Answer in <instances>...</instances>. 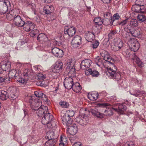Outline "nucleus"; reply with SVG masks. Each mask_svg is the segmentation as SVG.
<instances>
[{"label":"nucleus","mask_w":146,"mask_h":146,"mask_svg":"<svg viewBox=\"0 0 146 146\" xmlns=\"http://www.w3.org/2000/svg\"><path fill=\"white\" fill-rule=\"evenodd\" d=\"M36 114L39 117H42L41 123L44 125L50 124L53 118L52 115L48 111V108L47 106H43L39 107L36 110Z\"/></svg>","instance_id":"obj_1"},{"label":"nucleus","mask_w":146,"mask_h":146,"mask_svg":"<svg viewBox=\"0 0 146 146\" xmlns=\"http://www.w3.org/2000/svg\"><path fill=\"white\" fill-rule=\"evenodd\" d=\"M11 5L9 1L7 0H1L0 1V13L1 14L5 13L7 11H9L7 14V18L9 20H13L14 21L15 15H13V11L11 10Z\"/></svg>","instance_id":"obj_2"},{"label":"nucleus","mask_w":146,"mask_h":146,"mask_svg":"<svg viewBox=\"0 0 146 146\" xmlns=\"http://www.w3.org/2000/svg\"><path fill=\"white\" fill-rule=\"evenodd\" d=\"M9 96L7 92L4 90L0 91V99L2 100H6L8 98L13 100L16 99L18 96V92L16 88L10 87L8 89Z\"/></svg>","instance_id":"obj_3"},{"label":"nucleus","mask_w":146,"mask_h":146,"mask_svg":"<svg viewBox=\"0 0 146 146\" xmlns=\"http://www.w3.org/2000/svg\"><path fill=\"white\" fill-rule=\"evenodd\" d=\"M101 55L104 59L105 61L113 65V67L112 68L111 67H107L106 68L107 71L108 72V73H111V72H113L115 73L117 70V68L113 64L114 62L113 59L110 57L108 52L105 51L104 53L101 54Z\"/></svg>","instance_id":"obj_4"},{"label":"nucleus","mask_w":146,"mask_h":146,"mask_svg":"<svg viewBox=\"0 0 146 146\" xmlns=\"http://www.w3.org/2000/svg\"><path fill=\"white\" fill-rule=\"evenodd\" d=\"M92 64V62L90 60L86 59L82 61L80 64V67L82 69L86 70L85 73H99L98 71L92 70L91 68L88 69Z\"/></svg>","instance_id":"obj_5"},{"label":"nucleus","mask_w":146,"mask_h":146,"mask_svg":"<svg viewBox=\"0 0 146 146\" xmlns=\"http://www.w3.org/2000/svg\"><path fill=\"white\" fill-rule=\"evenodd\" d=\"M29 102L31 104V107L33 110H36L41 107L42 105L41 101L39 99L35 98L34 100L32 97H30L29 98Z\"/></svg>","instance_id":"obj_6"},{"label":"nucleus","mask_w":146,"mask_h":146,"mask_svg":"<svg viewBox=\"0 0 146 146\" xmlns=\"http://www.w3.org/2000/svg\"><path fill=\"white\" fill-rule=\"evenodd\" d=\"M129 48L131 50L134 52L137 51L139 47V44L137 40L134 38H131L128 41Z\"/></svg>","instance_id":"obj_7"},{"label":"nucleus","mask_w":146,"mask_h":146,"mask_svg":"<svg viewBox=\"0 0 146 146\" xmlns=\"http://www.w3.org/2000/svg\"><path fill=\"white\" fill-rule=\"evenodd\" d=\"M66 69L68 73H74L76 71L75 62L72 59L68 60L66 63Z\"/></svg>","instance_id":"obj_8"},{"label":"nucleus","mask_w":146,"mask_h":146,"mask_svg":"<svg viewBox=\"0 0 146 146\" xmlns=\"http://www.w3.org/2000/svg\"><path fill=\"white\" fill-rule=\"evenodd\" d=\"M63 64L61 61L56 62L52 67L53 73H59L63 70Z\"/></svg>","instance_id":"obj_9"},{"label":"nucleus","mask_w":146,"mask_h":146,"mask_svg":"<svg viewBox=\"0 0 146 146\" xmlns=\"http://www.w3.org/2000/svg\"><path fill=\"white\" fill-rule=\"evenodd\" d=\"M82 38L80 36L76 35L75 36L71 42V45L73 47L76 48L82 44Z\"/></svg>","instance_id":"obj_10"},{"label":"nucleus","mask_w":146,"mask_h":146,"mask_svg":"<svg viewBox=\"0 0 146 146\" xmlns=\"http://www.w3.org/2000/svg\"><path fill=\"white\" fill-rule=\"evenodd\" d=\"M74 83L73 80L70 76L66 78L64 82V87L68 90L72 88Z\"/></svg>","instance_id":"obj_11"},{"label":"nucleus","mask_w":146,"mask_h":146,"mask_svg":"<svg viewBox=\"0 0 146 146\" xmlns=\"http://www.w3.org/2000/svg\"><path fill=\"white\" fill-rule=\"evenodd\" d=\"M25 23L24 20L20 16L18 15H15L14 21L15 25L19 27H22L25 24Z\"/></svg>","instance_id":"obj_12"},{"label":"nucleus","mask_w":146,"mask_h":146,"mask_svg":"<svg viewBox=\"0 0 146 146\" xmlns=\"http://www.w3.org/2000/svg\"><path fill=\"white\" fill-rule=\"evenodd\" d=\"M1 68H0V73H2V70L7 71L11 66V63L8 61H3L1 62Z\"/></svg>","instance_id":"obj_13"},{"label":"nucleus","mask_w":146,"mask_h":146,"mask_svg":"<svg viewBox=\"0 0 146 146\" xmlns=\"http://www.w3.org/2000/svg\"><path fill=\"white\" fill-rule=\"evenodd\" d=\"M64 31L65 34H68L71 36H73L76 32V29L73 26L70 27H66L64 28Z\"/></svg>","instance_id":"obj_14"},{"label":"nucleus","mask_w":146,"mask_h":146,"mask_svg":"<svg viewBox=\"0 0 146 146\" xmlns=\"http://www.w3.org/2000/svg\"><path fill=\"white\" fill-rule=\"evenodd\" d=\"M131 9L132 11L137 13H143L145 11V9L144 6H140L136 3L132 6Z\"/></svg>","instance_id":"obj_15"},{"label":"nucleus","mask_w":146,"mask_h":146,"mask_svg":"<svg viewBox=\"0 0 146 146\" xmlns=\"http://www.w3.org/2000/svg\"><path fill=\"white\" fill-rule=\"evenodd\" d=\"M23 29L25 31L28 32L33 30L34 28L35 25L31 21H26L23 25Z\"/></svg>","instance_id":"obj_16"},{"label":"nucleus","mask_w":146,"mask_h":146,"mask_svg":"<svg viewBox=\"0 0 146 146\" xmlns=\"http://www.w3.org/2000/svg\"><path fill=\"white\" fill-rule=\"evenodd\" d=\"M52 52L54 56L57 57H62L64 54L63 50L57 47H54L52 48Z\"/></svg>","instance_id":"obj_17"},{"label":"nucleus","mask_w":146,"mask_h":146,"mask_svg":"<svg viewBox=\"0 0 146 146\" xmlns=\"http://www.w3.org/2000/svg\"><path fill=\"white\" fill-rule=\"evenodd\" d=\"M35 95L38 98L40 99L43 102H47L48 98L46 96L40 91H35L34 92Z\"/></svg>","instance_id":"obj_18"},{"label":"nucleus","mask_w":146,"mask_h":146,"mask_svg":"<svg viewBox=\"0 0 146 146\" xmlns=\"http://www.w3.org/2000/svg\"><path fill=\"white\" fill-rule=\"evenodd\" d=\"M62 119L64 124H66V125L70 126L72 122V120L71 118L65 114L62 117Z\"/></svg>","instance_id":"obj_19"},{"label":"nucleus","mask_w":146,"mask_h":146,"mask_svg":"<svg viewBox=\"0 0 146 146\" xmlns=\"http://www.w3.org/2000/svg\"><path fill=\"white\" fill-rule=\"evenodd\" d=\"M37 40L41 43L46 44V42L48 39L47 36L43 33H41L38 35L37 37Z\"/></svg>","instance_id":"obj_20"},{"label":"nucleus","mask_w":146,"mask_h":146,"mask_svg":"<svg viewBox=\"0 0 146 146\" xmlns=\"http://www.w3.org/2000/svg\"><path fill=\"white\" fill-rule=\"evenodd\" d=\"M90 111L92 115L94 116L101 118L104 117V114L98 111L97 109L96 108H91Z\"/></svg>","instance_id":"obj_21"},{"label":"nucleus","mask_w":146,"mask_h":146,"mask_svg":"<svg viewBox=\"0 0 146 146\" xmlns=\"http://www.w3.org/2000/svg\"><path fill=\"white\" fill-rule=\"evenodd\" d=\"M54 8L52 5H46L44 7L43 12L47 15L50 14L54 11Z\"/></svg>","instance_id":"obj_22"},{"label":"nucleus","mask_w":146,"mask_h":146,"mask_svg":"<svg viewBox=\"0 0 146 146\" xmlns=\"http://www.w3.org/2000/svg\"><path fill=\"white\" fill-rule=\"evenodd\" d=\"M98 94L96 92H92L89 93L88 94V98L92 101H94L96 100L98 96Z\"/></svg>","instance_id":"obj_23"},{"label":"nucleus","mask_w":146,"mask_h":146,"mask_svg":"<svg viewBox=\"0 0 146 146\" xmlns=\"http://www.w3.org/2000/svg\"><path fill=\"white\" fill-rule=\"evenodd\" d=\"M68 129L69 134L72 135H75L78 131L77 126L76 125L70 126Z\"/></svg>","instance_id":"obj_24"},{"label":"nucleus","mask_w":146,"mask_h":146,"mask_svg":"<svg viewBox=\"0 0 146 146\" xmlns=\"http://www.w3.org/2000/svg\"><path fill=\"white\" fill-rule=\"evenodd\" d=\"M112 109H113L119 113H121L126 110V107L124 104H119L118 106V109L112 108Z\"/></svg>","instance_id":"obj_25"},{"label":"nucleus","mask_w":146,"mask_h":146,"mask_svg":"<svg viewBox=\"0 0 146 146\" xmlns=\"http://www.w3.org/2000/svg\"><path fill=\"white\" fill-rule=\"evenodd\" d=\"M72 88L74 91L76 93L79 92L82 89L81 85L78 82L74 83Z\"/></svg>","instance_id":"obj_26"},{"label":"nucleus","mask_w":146,"mask_h":146,"mask_svg":"<svg viewBox=\"0 0 146 146\" xmlns=\"http://www.w3.org/2000/svg\"><path fill=\"white\" fill-rule=\"evenodd\" d=\"M94 21L96 25H100L102 24L105 25H107L108 24V23L105 22V20H102L99 17H96L94 20Z\"/></svg>","instance_id":"obj_27"},{"label":"nucleus","mask_w":146,"mask_h":146,"mask_svg":"<svg viewBox=\"0 0 146 146\" xmlns=\"http://www.w3.org/2000/svg\"><path fill=\"white\" fill-rule=\"evenodd\" d=\"M24 76L25 77L24 78H19L17 79V81L22 84L26 83L27 81L29 79L28 74H25Z\"/></svg>","instance_id":"obj_28"},{"label":"nucleus","mask_w":146,"mask_h":146,"mask_svg":"<svg viewBox=\"0 0 146 146\" xmlns=\"http://www.w3.org/2000/svg\"><path fill=\"white\" fill-rule=\"evenodd\" d=\"M17 68L15 70H12V72H15V73H21L22 72L20 68H22L23 65L20 63L18 62L16 63Z\"/></svg>","instance_id":"obj_29"},{"label":"nucleus","mask_w":146,"mask_h":146,"mask_svg":"<svg viewBox=\"0 0 146 146\" xmlns=\"http://www.w3.org/2000/svg\"><path fill=\"white\" fill-rule=\"evenodd\" d=\"M54 137V133L53 131L49 132L46 133L45 138L48 140H53Z\"/></svg>","instance_id":"obj_30"},{"label":"nucleus","mask_w":146,"mask_h":146,"mask_svg":"<svg viewBox=\"0 0 146 146\" xmlns=\"http://www.w3.org/2000/svg\"><path fill=\"white\" fill-rule=\"evenodd\" d=\"M56 142V139L52 140H48L45 143L44 146H55Z\"/></svg>","instance_id":"obj_31"},{"label":"nucleus","mask_w":146,"mask_h":146,"mask_svg":"<svg viewBox=\"0 0 146 146\" xmlns=\"http://www.w3.org/2000/svg\"><path fill=\"white\" fill-rule=\"evenodd\" d=\"M90 111L86 109H82L80 110V113L82 116H86L88 117L90 115Z\"/></svg>","instance_id":"obj_32"},{"label":"nucleus","mask_w":146,"mask_h":146,"mask_svg":"<svg viewBox=\"0 0 146 146\" xmlns=\"http://www.w3.org/2000/svg\"><path fill=\"white\" fill-rule=\"evenodd\" d=\"M124 30L127 33H130L132 30L133 29V28L128 23L124 27Z\"/></svg>","instance_id":"obj_33"},{"label":"nucleus","mask_w":146,"mask_h":146,"mask_svg":"<svg viewBox=\"0 0 146 146\" xmlns=\"http://www.w3.org/2000/svg\"><path fill=\"white\" fill-rule=\"evenodd\" d=\"M130 33L135 37L139 36L141 35V33L139 30L134 29V28L132 30Z\"/></svg>","instance_id":"obj_34"},{"label":"nucleus","mask_w":146,"mask_h":146,"mask_svg":"<svg viewBox=\"0 0 146 146\" xmlns=\"http://www.w3.org/2000/svg\"><path fill=\"white\" fill-rule=\"evenodd\" d=\"M86 38L90 41H91L94 38V34L90 32H88L86 34Z\"/></svg>","instance_id":"obj_35"},{"label":"nucleus","mask_w":146,"mask_h":146,"mask_svg":"<svg viewBox=\"0 0 146 146\" xmlns=\"http://www.w3.org/2000/svg\"><path fill=\"white\" fill-rule=\"evenodd\" d=\"M45 74H37L35 76V78L39 80H42L46 78Z\"/></svg>","instance_id":"obj_36"},{"label":"nucleus","mask_w":146,"mask_h":146,"mask_svg":"<svg viewBox=\"0 0 146 146\" xmlns=\"http://www.w3.org/2000/svg\"><path fill=\"white\" fill-rule=\"evenodd\" d=\"M82 115L78 116L75 119V121L80 125H83V121H82Z\"/></svg>","instance_id":"obj_37"},{"label":"nucleus","mask_w":146,"mask_h":146,"mask_svg":"<svg viewBox=\"0 0 146 146\" xmlns=\"http://www.w3.org/2000/svg\"><path fill=\"white\" fill-rule=\"evenodd\" d=\"M145 93V92L144 91H140L139 90H136L135 91V93L134 94H131L130 93V94L131 95H133L136 97H138L140 95L143 94Z\"/></svg>","instance_id":"obj_38"},{"label":"nucleus","mask_w":146,"mask_h":146,"mask_svg":"<svg viewBox=\"0 0 146 146\" xmlns=\"http://www.w3.org/2000/svg\"><path fill=\"white\" fill-rule=\"evenodd\" d=\"M115 42L118 46L120 50L123 46V41L120 39H118L117 41H115Z\"/></svg>","instance_id":"obj_39"},{"label":"nucleus","mask_w":146,"mask_h":146,"mask_svg":"<svg viewBox=\"0 0 146 146\" xmlns=\"http://www.w3.org/2000/svg\"><path fill=\"white\" fill-rule=\"evenodd\" d=\"M135 3L141 6H144L146 4V0H136Z\"/></svg>","instance_id":"obj_40"},{"label":"nucleus","mask_w":146,"mask_h":146,"mask_svg":"<svg viewBox=\"0 0 146 146\" xmlns=\"http://www.w3.org/2000/svg\"><path fill=\"white\" fill-rule=\"evenodd\" d=\"M104 113V115L106 116L112 115L113 114L112 109L108 108L105 111Z\"/></svg>","instance_id":"obj_41"},{"label":"nucleus","mask_w":146,"mask_h":146,"mask_svg":"<svg viewBox=\"0 0 146 146\" xmlns=\"http://www.w3.org/2000/svg\"><path fill=\"white\" fill-rule=\"evenodd\" d=\"M129 23L132 27H136L138 25L137 21L136 19H132L131 20Z\"/></svg>","instance_id":"obj_42"},{"label":"nucleus","mask_w":146,"mask_h":146,"mask_svg":"<svg viewBox=\"0 0 146 146\" xmlns=\"http://www.w3.org/2000/svg\"><path fill=\"white\" fill-rule=\"evenodd\" d=\"M59 104L61 107L63 108H66L69 106V104L65 102H59Z\"/></svg>","instance_id":"obj_43"},{"label":"nucleus","mask_w":146,"mask_h":146,"mask_svg":"<svg viewBox=\"0 0 146 146\" xmlns=\"http://www.w3.org/2000/svg\"><path fill=\"white\" fill-rule=\"evenodd\" d=\"M138 20L141 21L143 22L146 20V18L145 16L143 15L139 14L137 16Z\"/></svg>","instance_id":"obj_44"},{"label":"nucleus","mask_w":146,"mask_h":146,"mask_svg":"<svg viewBox=\"0 0 146 146\" xmlns=\"http://www.w3.org/2000/svg\"><path fill=\"white\" fill-rule=\"evenodd\" d=\"M120 16H119V14L118 13H116L115 14H114L113 17V20H112V17H110L111 19H110L111 20V21H112L111 24L113 25V23L114 21V20H118L120 18Z\"/></svg>","instance_id":"obj_45"},{"label":"nucleus","mask_w":146,"mask_h":146,"mask_svg":"<svg viewBox=\"0 0 146 146\" xmlns=\"http://www.w3.org/2000/svg\"><path fill=\"white\" fill-rule=\"evenodd\" d=\"M39 31L37 29H35L33 31L30 33V35L31 36L33 37H35L37 35H38Z\"/></svg>","instance_id":"obj_46"},{"label":"nucleus","mask_w":146,"mask_h":146,"mask_svg":"<svg viewBox=\"0 0 146 146\" xmlns=\"http://www.w3.org/2000/svg\"><path fill=\"white\" fill-rule=\"evenodd\" d=\"M135 62L139 67H141L143 66V63L138 58H136Z\"/></svg>","instance_id":"obj_47"},{"label":"nucleus","mask_w":146,"mask_h":146,"mask_svg":"<svg viewBox=\"0 0 146 146\" xmlns=\"http://www.w3.org/2000/svg\"><path fill=\"white\" fill-rule=\"evenodd\" d=\"M65 114L70 118H71L74 115V113L73 110H68L66 111Z\"/></svg>","instance_id":"obj_48"},{"label":"nucleus","mask_w":146,"mask_h":146,"mask_svg":"<svg viewBox=\"0 0 146 146\" xmlns=\"http://www.w3.org/2000/svg\"><path fill=\"white\" fill-rule=\"evenodd\" d=\"M111 48L112 50L114 51H119L120 50V49L119 48H118V46L115 42L114 45L111 46Z\"/></svg>","instance_id":"obj_49"},{"label":"nucleus","mask_w":146,"mask_h":146,"mask_svg":"<svg viewBox=\"0 0 146 146\" xmlns=\"http://www.w3.org/2000/svg\"><path fill=\"white\" fill-rule=\"evenodd\" d=\"M82 121H83V125H86L88 122V117L86 116H82Z\"/></svg>","instance_id":"obj_50"},{"label":"nucleus","mask_w":146,"mask_h":146,"mask_svg":"<svg viewBox=\"0 0 146 146\" xmlns=\"http://www.w3.org/2000/svg\"><path fill=\"white\" fill-rule=\"evenodd\" d=\"M116 32L115 31H111L108 34V37L110 39H111L112 36L116 34Z\"/></svg>","instance_id":"obj_51"},{"label":"nucleus","mask_w":146,"mask_h":146,"mask_svg":"<svg viewBox=\"0 0 146 146\" xmlns=\"http://www.w3.org/2000/svg\"><path fill=\"white\" fill-rule=\"evenodd\" d=\"M99 44V42L97 40H95L93 42L92 47L94 49L96 48Z\"/></svg>","instance_id":"obj_52"},{"label":"nucleus","mask_w":146,"mask_h":146,"mask_svg":"<svg viewBox=\"0 0 146 146\" xmlns=\"http://www.w3.org/2000/svg\"><path fill=\"white\" fill-rule=\"evenodd\" d=\"M110 104L108 103H99L98 104V106L101 107H107V106H110Z\"/></svg>","instance_id":"obj_53"},{"label":"nucleus","mask_w":146,"mask_h":146,"mask_svg":"<svg viewBox=\"0 0 146 146\" xmlns=\"http://www.w3.org/2000/svg\"><path fill=\"white\" fill-rule=\"evenodd\" d=\"M116 74H106V75L108 76L110 79L115 78H116Z\"/></svg>","instance_id":"obj_54"},{"label":"nucleus","mask_w":146,"mask_h":146,"mask_svg":"<svg viewBox=\"0 0 146 146\" xmlns=\"http://www.w3.org/2000/svg\"><path fill=\"white\" fill-rule=\"evenodd\" d=\"M35 69V70L38 71L40 72L41 71L42 67L38 65L34 66Z\"/></svg>","instance_id":"obj_55"},{"label":"nucleus","mask_w":146,"mask_h":146,"mask_svg":"<svg viewBox=\"0 0 146 146\" xmlns=\"http://www.w3.org/2000/svg\"><path fill=\"white\" fill-rule=\"evenodd\" d=\"M128 22L127 19H126L125 20H123L119 24V25H121L122 26L125 25Z\"/></svg>","instance_id":"obj_56"},{"label":"nucleus","mask_w":146,"mask_h":146,"mask_svg":"<svg viewBox=\"0 0 146 146\" xmlns=\"http://www.w3.org/2000/svg\"><path fill=\"white\" fill-rule=\"evenodd\" d=\"M86 76L91 75L92 77H98L99 74H85Z\"/></svg>","instance_id":"obj_57"},{"label":"nucleus","mask_w":146,"mask_h":146,"mask_svg":"<svg viewBox=\"0 0 146 146\" xmlns=\"http://www.w3.org/2000/svg\"><path fill=\"white\" fill-rule=\"evenodd\" d=\"M60 142L64 143L67 141V139L66 138H63L61 136L60 137Z\"/></svg>","instance_id":"obj_58"},{"label":"nucleus","mask_w":146,"mask_h":146,"mask_svg":"<svg viewBox=\"0 0 146 146\" xmlns=\"http://www.w3.org/2000/svg\"><path fill=\"white\" fill-rule=\"evenodd\" d=\"M49 57L48 55L47 54H46L43 56L42 59L44 61H46Z\"/></svg>","instance_id":"obj_59"},{"label":"nucleus","mask_w":146,"mask_h":146,"mask_svg":"<svg viewBox=\"0 0 146 146\" xmlns=\"http://www.w3.org/2000/svg\"><path fill=\"white\" fill-rule=\"evenodd\" d=\"M73 146H82V145L81 142H77L74 143Z\"/></svg>","instance_id":"obj_60"},{"label":"nucleus","mask_w":146,"mask_h":146,"mask_svg":"<svg viewBox=\"0 0 146 146\" xmlns=\"http://www.w3.org/2000/svg\"><path fill=\"white\" fill-rule=\"evenodd\" d=\"M34 19L37 22H40V20L39 16L35 17L34 18Z\"/></svg>","instance_id":"obj_61"},{"label":"nucleus","mask_w":146,"mask_h":146,"mask_svg":"<svg viewBox=\"0 0 146 146\" xmlns=\"http://www.w3.org/2000/svg\"><path fill=\"white\" fill-rule=\"evenodd\" d=\"M7 81V78H3L0 77V82L1 83L4 82L5 81Z\"/></svg>","instance_id":"obj_62"},{"label":"nucleus","mask_w":146,"mask_h":146,"mask_svg":"<svg viewBox=\"0 0 146 146\" xmlns=\"http://www.w3.org/2000/svg\"><path fill=\"white\" fill-rule=\"evenodd\" d=\"M104 3H108L111 1V0H101Z\"/></svg>","instance_id":"obj_63"},{"label":"nucleus","mask_w":146,"mask_h":146,"mask_svg":"<svg viewBox=\"0 0 146 146\" xmlns=\"http://www.w3.org/2000/svg\"><path fill=\"white\" fill-rule=\"evenodd\" d=\"M128 146H134V144L133 142L132 141H130L128 144Z\"/></svg>","instance_id":"obj_64"}]
</instances>
